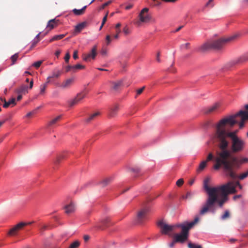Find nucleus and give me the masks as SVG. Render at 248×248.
Returning a JSON list of instances; mask_svg holds the SVG:
<instances>
[{"mask_svg":"<svg viewBox=\"0 0 248 248\" xmlns=\"http://www.w3.org/2000/svg\"><path fill=\"white\" fill-rule=\"evenodd\" d=\"M131 171L135 173H139L140 171V169L139 168H132Z\"/></svg>","mask_w":248,"mask_h":248,"instance_id":"obj_54","label":"nucleus"},{"mask_svg":"<svg viewBox=\"0 0 248 248\" xmlns=\"http://www.w3.org/2000/svg\"><path fill=\"white\" fill-rule=\"evenodd\" d=\"M111 3V1H108L107 2H105L104 3L101 7L100 9H103L104 8H105V7H106V6H107L110 3Z\"/></svg>","mask_w":248,"mask_h":248,"instance_id":"obj_50","label":"nucleus"},{"mask_svg":"<svg viewBox=\"0 0 248 248\" xmlns=\"http://www.w3.org/2000/svg\"><path fill=\"white\" fill-rule=\"evenodd\" d=\"M108 15V12L106 14V15L103 18L102 22V24L103 25H104V24L105 23V22H106V21L107 20Z\"/></svg>","mask_w":248,"mask_h":248,"instance_id":"obj_56","label":"nucleus"},{"mask_svg":"<svg viewBox=\"0 0 248 248\" xmlns=\"http://www.w3.org/2000/svg\"><path fill=\"white\" fill-rule=\"evenodd\" d=\"M188 235L184 233H176L174 235L175 242L183 243L187 240Z\"/></svg>","mask_w":248,"mask_h":248,"instance_id":"obj_14","label":"nucleus"},{"mask_svg":"<svg viewBox=\"0 0 248 248\" xmlns=\"http://www.w3.org/2000/svg\"><path fill=\"white\" fill-rule=\"evenodd\" d=\"M190 46V43H186L184 44H182L180 46V48L181 49H188L189 48Z\"/></svg>","mask_w":248,"mask_h":248,"instance_id":"obj_43","label":"nucleus"},{"mask_svg":"<svg viewBox=\"0 0 248 248\" xmlns=\"http://www.w3.org/2000/svg\"><path fill=\"white\" fill-rule=\"evenodd\" d=\"M149 8H144L140 13L139 15V20L137 21L136 24L138 26H140L142 23H147L151 19V16L148 13Z\"/></svg>","mask_w":248,"mask_h":248,"instance_id":"obj_7","label":"nucleus"},{"mask_svg":"<svg viewBox=\"0 0 248 248\" xmlns=\"http://www.w3.org/2000/svg\"><path fill=\"white\" fill-rule=\"evenodd\" d=\"M70 58V55L69 53H67L64 57V60L66 62L68 63L69 62V59Z\"/></svg>","mask_w":248,"mask_h":248,"instance_id":"obj_49","label":"nucleus"},{"mask_svg":"<svg viewBox=\"0 0 248 248\" xmlns=\"http://www.w3.org/2000/svg\"><path fill=\"white\" fill-rule=\"evenodd\" d=\"M4 103L3 107L5 108H8L10 105H12L13 106H15L16 104V99L14 98H12L10 100L7 102L5 100H4Z\"/></svg>","mask_w":248,"mask_h":248,"instance_id":"obj_27","label":"nucleus"},{"mask_svg":"<svg viewBox=\"0 0 248 248\" xmlns=\"http://www.w3.org/2000/svg\"><path fill=\"white\" fill-rule=\"evenodd\" d=\"M237 36V35H233L225 38H222L216 40H211L213 49L216 50L221 49L227 42L233 40Z\"/></svg>","mask_w":248,"mask_h":248,"instance_id":"obj_4","label":"nucleus"},{"mask_svg":"<svg viewBox=\"0 0 248 248\" xmlns=\"http://www.w3.org/2000/svg\"><path fill=\"white\" fill-rule=\"evenodd\" d=\"M63 157H64V156H63V155H60V156H59V157H58L57 159V161H56V163H58L60 162V160H61V159H62V158H63Z\"/></svg>","mask_w":248,"mask_h":248,"instance_id":"obj_62","label":"nucleus"},{"mask_svg":"<svg viewBox=\"0 0 248 248\" xmlns=\"http://www.w3.org/2000/svg\"><path fill=\"white\" fill-rule=\"evenodd\" d=\"M87 23L86 22H82L78 24L75 27V31L77 32H80L86 26Z\"/></svg>","mask_w":248,"mask_h":248,"instance_id":"obj_26","label":"nucleus"},{"mask_svg":"<svg viewBox=\"0 0 248 248\" xmlns=\"http://www.w3.org/2000/svg\"><path fill=\"white\" fill-rule=\"evenodd\" d=\"M99 115H100L99 112H98V111L96 112L93 113V114H91L88 118H87L85 120V121L87 123H89V122H91L92 121L94 120L95 119V118L96 117H97L98 116H99Z\"/></svg>","mask_w":248,"mask_h":248,"instance_id":"obj_29","label":"nucleus"},{"mask_svg":"<svg viewBox=\"0 0 248 248\" xmlns=\"http://www.w3.org/2000/svg\"><path fill=\"white\" fill-rule=\"evenodd\" d=\"M40 41L39 39H37V40H34L32 43V44L31 45V48H32V47H34L36 45V44L38 43V42Z\"/></svg>","mask_w":248,"mask_h":248,"instance_id":"obj_52","label":"nucleus"},{"mask_svg":"<svg viewBox=\"0 0 248 248\" xmlns=\"http://www.w3.org/2000/svg\"><path fill=\"white\" fill-rule=\"evenodd\" d=\"M96 48H97L96 46H94L93 47L90 53H89L87 54H84L83 58V60L85 61L88 62V61H90L91 59H94L97 55Z\"/></svg>","mask_w":248,"mask_h":248,"instance_id":"obj_12","label":"nucleus"},{"mask_svg":"<svg viewBox=\"0 0 248 248\" xmlns=\"http://www.w3.org/2000/svg\"><path fill=\"white\" fill-rule=\"evenodd\" d=\"M25 226H26V224L23 222L17 224L10 230L9 234L11 236L16 235L18 231L22 229Z\"/></svg>","mask_w":248,"mask_h":248,"instance_id":"obj_11","label":"nucleus"},{"mask_svg":"<svg viewBox=\"0 0 248 248\" xmlns=\"http://www.w3.org/2000/svg\"><path fill=\"white\" fill-rule=\"evenodd\" d=\"M199 221V217H196L194 220L191 222H185L182 223L176 224V228H181L182 229L181 233H184L188 236V232L190 229H191L196 223Z\"/></svg>","mask_w":248,"mask_h":248,"instance_id":"obj_6","label":"nucleus"},{"mask_svg":"<svg viewBox=\"0 0 248 248\" xmlns=\"http://www.w3.org/2000/svg\"><path fill=\"white\" fill-rule=\"evenodd\" d=\"M206 164H207V162L206 161H202L200 165H199V167L197 170V171H202V170L205 168V167L206 166Z\"/></svg>","mask_w":248,"mask_h":248,"instance_id":"obj_35","label":"nucleus"},{"mask_svg":"<svg viewBox=\"0 0 248 248\" xmlns=\"http://www.w3.org/2000/svg\"><path fill=\"white\" fill-rule=\"evenodd\" d=\"M74 81V78L67 79L62 83L60 87L63 89H68L72 85Z\"/></svg>","mask_w":248,"mask_h":248,"instance_id":"obj_17","label":"nucleus"},{"mask_svg":"<svg viewBox=\"0 0 248 248\" xmlns=\"http://www.w3.org/2000/svg\"><path fill=\"white\" fill-rule=\"evenodd\" d=\"M33 85V79H32L31 80L30 82V85H29V87H28L29 89H31L32 88Z\"/></svg>","mask_w":248,"mask_h":248,"instance_id":"obj_60","label":"nucleus"},{"mask_svg":"<svg viewBox=\"0 0 248 248\" xmlns=\"http://www.w3.org/2000/svg\"><path fill=\"white\" fill-rule=\"evenodd\" d=\"M83 238L85 242H87L90 239V236L89 235H85L84 236Z\"/></svg>","mask_w":248,"mask_h":248,"instance_id":"obj_61","label":"nucleus"},{"mask_svg":"<svg viewBox=\"0 0 248 248\" xmlns=\"http://www.w3.org/2000/svg\"><path fill=\"white\" fill-rule=\"evenodd\" d=\"M119 106L118 105H114L112 108H110L108 115L109 117H114L118 111L119 110Z\"/></svg>","mask_w":248,"mask_h":248,"instance_id":"obj_22","label":"nucleus"},{"mask_svg":"<svg viewBox=\"0 0 248 248\" xmlns=\"http://www.w3.org/2000/svg\"><path fill=\"white\" fill-rule=\"evenodd\" d=\"M61 72L60 71H58L56 72H53L51 76L47 77V79H49V80L51 81V79L52 78H58L61 75Z\"/></svg>","mask_w":248,"mask_h":248,"instance_id":"obj_33","label":"nucleus"},{"mask_svg":"<svg viewBox=\"0 0 248 248\" xmlns=\"http://www.w3.org/2000/svg\"><path fill=\"white\" fill-rule=\"evenodd\" d=\"M184 184V180L183 179H179L176 182V185L178 186H181L183 185Z\"/></svg>","mask_w":248,"mask_h":248,"instance_id":"obj_47","label":"nucleus"},{"mask_svg":"<svg viewBox=\"0 0 248 248\" xmlns=\"http://www.w3.org/2000/svg\"><path fill=\"white\" fill-rule=\"evenodd\" d=\"M231 185H232V183L228 182L224 185L219 186V189L217 190V192L216 193V201L212 205L208 207L206 210L207 211L204 213H202V208L200 211V215H204L206 214L214 206L216 202H217L220 207H222L224 203L228 201V195L229 194H233L236 192L234 187Z\"/></svg>","mask_w":248,"mask_h":248,"instance_id":"obj_2","label":"nucleus"},{"mask_svg":"<svg viewBox=\"0 0 248 248\" xmlns=\"http://www.w3.org/2000/svg\"><path fill=\"white\" fill-rule=\"evenodd\" d=\"M58 22L59 20H56L55 18L50 20L48 22L46 28H49V30H52L57 26Z\"/></svg>","mask_w":248,"mask_h":248,"instance_id":"obj_21","label":"nucleus"},{"mask_svg":"<svg viewBox=\"0 0 248 248\" xmlns=\"http://www.w3.org/2000/svg\"><path fill=\"white\" fill-rule=\"evenodd\" d=\"M229 182H231L232 183V186H233L234 188V189L236 191V187L237 186H238V187L241 189L242 188V185L240 184V183L239 182H234L233 181H229Z\"/></svg>","mask_w":248,"mask_h":248,"instance_id":"obj_36","label":"nucleus"},{"mask_svg":"<svg viewBox=\"0 0 248 248\" xmlns=\"http://www.w3.org/2000/svg\"><path fill=\"white\" fill-rule=\"evenodd\" d=\"M112 89L114 91H118L123 85V81L122 80H118L117 81L112 82Z\"/></svg>","mask_w":248,"mask_h":248,"instance_id":"obj_23","label":"nucleus"},{"mask_svg":"<svg viewBox=\"0 0 248 248\" xmlns=\"http://www.w3.org/2000/svg\"><path fill=\"white\" fill-rule=\"evenodd\" d=\"M73 68H74V72H75L76 71L77 69H84L85 66L80 64H78L75 65H73Z\"/></svg>","mask_w":248,"mask_h":248,"instance_id":"obj_39","label":"nucleus"},{"mask_svg":"<svg viewBox=\"0 0 248 248\" xmlns=\"http://www.w3.org/2000/svg\"><path fill=\"white\" fill-rule=\"evenodd\" d=\"M225 172H226V175L229 176L231 178V177L228 174L227 172H226L225 171ZM233 172L235 173L234 171H233ZM234 174L235 175H236L235 173H234ZM236 177L234 179L238 178L240 180H243L245 178H246L247 177H248V170L246 172H244V173H242L241 174H240L239 176H237V175H236ZM231 178H232V177H231ZM232 179H233V178H232Z\"/></svg>","mask_w":248,"mask_h":248,"instance_id":"obj_30","label":"nucleus"},{"mask_svg":"<svg viewBox=\"0 0 248 248\" xmlns=\"http://www.w3.org/2000/svg\"><path fill=\"white\" fill-rule=\"evenodd\" d=\"M237 122L234 119V116H230L221 120L216 126V137L219 141L218 147L221 151L217 153V156L215 158L216 162L214 169L218 170L222 167L224 170L232 178H235L236 176L233 172V168L239 167L237 158L232 156L229 151L227 150L229 142L226 140L230 137L232 141L234 139H239L237 136V130L229 132L227 126L232 127Z\"/></svg>","mask_w":248,"mask_h":248,"instance_id":"obj_1","label":"nucleus"},{"mask_svg":"<svg viewBox=\"0 0 248 248\" xmlns=\"http://www.w3.org/2000/svg\"><path fill=\"white\" fill-rule=\"evenodd\" d=\"M109 221V218H106L105 219H104V220H103L102 221V223L104 224V225H106L107 224L108 222Z\"/></svg>","mask_w":248,"mask_h":248,"instance_id":"obj_59","label":"nucleus"},{"mask_svg":"<svg viewBox=\"0 0 248 248\" xmlns=\"http://www.w3.org/2000/svg\"><path fill=\"white\" fill-rule=\"evenodd\" d=\"M150 211V208L148 206L141 209L137 213L136 219L137 223L139 224L143 223L147 219Z\"/></svg>","mask_w":248,"mask_h":248,"instance_id":"obj_9","label":"nucleus"},{"mask_svg":"<svg viewBox=\"0 0 248 248\" xmlns=\"http://www.w3.org/2000/svg\"><path fill=\"white\" fill-rule=\"evenodd\" d=\"M219 107V103H216L213 106L206 109L205 112L206 113H210L215 111Z\"/></svg>","mask_w":248,"mask_h":248,"instance_id":"obj_25","label":"nucleus"},{"mask_svg":"<svg viewBox=\"0 0 248 248\" xmlns=\"http://www.w3.org/2000/svg\"><path fill=\"white\" fill-rule=\"evenodd\" d=\"M230 216L229 212L228 211H226L223 215H222L221 218L222 219H225L228 218Z\"/></svg>","mask_w":248,"mask_h":248,"instance_id":"obj_45","label":"nucleus"},{"mask_svg":"<svg viewBox=\"0 0 248 248\" xmlns=\"http://www.w3.org/2000/svg\"><path fill=\"white\" fill-rule=\"evenodd\" d=\"M194 195V193L191 191L187 192L186 195H183L182 198L183 199H191Z\"/></svg>","mask_w":248,"mask_h":248,"instance_id":"obj_34","label":"nucleus"},{"mask_svg":"<svg viewBox=\"0 0 248 248\" xmlns=\"http://www.w3.org/2000/svg\"><path fill=\"white\" fill-rule=\"evenodd\" d=\"M111 181V179L110 178H108L100 182V185L102 187H105L108 185Z\"/></svg>","mask_w":248,"mask_h":248,"instance_id":"obj_31","label":"nucleus"},{"mask_svg":"<svg viewBox=\"0 0 248 248\" xmlns=\"http://www.w3.org/2000/svg\"><path fill=\"white\" fill-rule=\"evenodd\" d=\"M65 36L64 34L56 35L54 36L49 41V42H52L56 40H59L62 39Z\"/></svg>","mask_w":248,"mask_h":248,"instance_id":"obj_32","label":"nucleus"},{"mask_svg":"<svg viewBox=\"0 0 248 248\" xmlns=\"http://www.w3.org/2000/svg\"><path fill=\"white\" fill-rule=\"evenodd\" d=\"M111 41V38L109 35H107L106 37V43L107 46L109 45Z\"/></svg>","mask_w":248,"mask_h":248,"instance_id":"obj_44","label":"nucleus"},{"mask_svg":"<svg viewBox=\"0 0 248 248\" xmlns=\"http://www.w3.org/2000/svg\"><path fill=\"white\" fill-rule=\"evenodd\" d=\"M213 154L211 153H209L207 157V160H206V162L207 161L211 160L213 159Z\"/></svg>","mask_w":248,"mask_h":248,"instance_id":"obj_51","label":"nucleus"},{"mask_svg":"<svg viewBox=\"0 0 248 248\" xmlns=\"http://www.w3.org/2000/svg\"><path fill=\"white\" fill-rule=\"evenodd\" d=\"M158 226L160 228V232L163 234H169L176 229V224L170 225L162 220L157 222Z\"/></svg>","mask_w":248,"mask_h":248,"instance_id":"obj_8","label":"nucleus"},{"mask_svg":"<svg viewBox=\"0 0 248 248\" xmlns=\"http://www.w3.org/2000/svg\"><path fill=\"white\" fill-rule=\"evenodd\" d=\"M214 6V0H209V1L205 4V8H212Z\"/></svg>","mask_w":248,"mask_h":248,"instance_id":"obj_37","label":"nucleus"},{"mask_svg":"<svg viewBox=\"0 0 248 248\" xmlns=\"http://www.w3.org/2000/svg\"><path fill=\"white\" fill-rule=\"evenodd\" d=\"M87 8V6H84L82 9L78 10L77 9H74L73 10V13L77 16L82 15L84 14V11Z\"/></svg>","mask_w":248,"mask_h":248,"instance_id":"obj_28","label":"nucleus"},{"mask_svg":"<svg viewBox=\"0 0 248 248\" xmlns=\"http://www.w3.org/2000/svg\"><path fill=\"white\" fill-rule=\"evenodd\" d=\"M123 31L125 34H128L130 33L129 30L127 27L124 28Z\"/></svg>","mask_w":248,"mask_h":248,"instance_id":"obj_55","label":"nucleus"},{"mask_svg":"<svg viewBox=\"0 0 248 248\" xmlns=\"http://www.w3.org/2000/svg\"><path fill=\"white\" fill-rule=\"evenodd\" d=\"M86 96V93L84 92L78 93L76 96L72 99L68 101V105L70 107H73L78 104Z\"/></svg>","mask_w":248,"mask_h":248,"instance_id":"obj_10","label":"nucleus"},{"mask_svg":"<svg viewBox=\"0 0 248 248\" xmlns=\"http://www.w3.org/2000/svg\"><path fill=\"white\" fill-rule=\"evenodd\" d=\"M80 245L79 242L76 241L72 243L69 246V248H78Z\"/></svg>","mask_w":248,"mask_h":248,"instance_id":"obj_40","label":"nucleus"},{"mask_svg":"<svg viewBox=\"0 0 248 248\" xmlns=\"http://www.w3.org/2000/svg\"><path fill=\"white\" fill-rule=\"evenodd\" d=\"M188 248H202V246L196 245L191 242H189L188 243Z\"/></svg>","mask_w":248,"mask_h":248,"instance_id":"obj_38","label":"nucleus"},{"mask_svg":"<svg viewBox=\"0 0 248 248\" xmlns=\"http://www.w3.org/2000/svg\"><path fill=\"white\" fill-rule=\"evenodd\" d=\"M244 123H245V121H243V120H241V122L239 123L240 128H242L244 126Z\"/></svg>","mask_w":248,"mask_h":248,"instance_id":"obj_63","label":"nucleus"},{"mask_svg":"<svg viewBox=\"0 0 248 248\" xmlns=\"http://www.w3.org/2000/svg\"><path fill=\"white\" fill-rule=\"evenodd\" d=\"M42 62H43L42 61H39L36 62L32 64V66L35 67L36 68H38L40 66V65H41Z\"/></svg>","mask_w":248,"mask_h":248,"instance_id":"obj_42","label":"nucleus"},{"mask_svg":"<svg viewBox=\"0 0 248 248\" xmlns=\"http://www.w3.org/2000/svg\"><path fill=\"white\" fill-rule=\"evenodd\" d=\"M62 118V115H59L56 117L52 119L48 123V126L54 127H55L57 123L60 121Z\"/></svg>","mask_w":248,"mask_h":248,"instance_id":"obj_20","label":"nucleus"},{"mask_svg":"<svg viewBox=\"0 0 248 248\" xmlns=\"http://www.w3.org/2000/svg\"><path fill=\"white\" fill-rule=\"evenodd\" d=\"M121 30L120 29H117L116 31V34L114 35V38L115 39H118L119 38V34L120 33Z\"/></svg>","mask_w":248,"mask_h":248,"instance_id":"obj_53","label":"nucleus"},{"mask_svg":"<svg viewBox=\"0 0 248 248\" xmlns=\"http://www.w3.org/2000/svg\"><path fill=\"white\" fill-rule=\"evenodd\" d=\"M246 146V142L241 139H234L232 141L231 150L234 153L242 152Z\"/></svg>","mask_w":248,"mask_h":248,"instance_id":"obj_5","label":"nucleus"},{"mask_svg":"<svg viewBox=\"0 0 248 248\" xmlns=\"http://www.w3.org/2000/svg\"><path fill=\"white\" fill-rule=\"evenodd\" d=\"M248 61V53L242 55L239 58L233 60L232 62V65L241 64Z\"/></svg>","mask_w":248,"mask_h":248,"instance_id":"obj_15","label":"nucleus"},{"mask_svg":"<svg viewBox=\"0 0 248 248\" xmlns=\"http://www.w3.org/2000/svg\"><path fill=\"white\" fill-rule=\"evenodd\" d=\"M46 228H47V226L45 225H43L41 226L40 230H41V231H43L46 229Z\"/></svg>","mask_w":248,"mask_h":248,"instance_id":"obj_64","label":"nucleus"},{"mask_svg":"<svg viewBox=\"0 0 248 248\" xmlns=\"http://www.w3.org/2000/svg\"><path fill=\"white\" fill-rule=\"evenodd\" d=\"M211 42V40L208 41L202 46H201L199 48V51L201 52H205L211 49H213V46Z\"/></svg>","mask_w":248,"mask_h":248,"instance_id":"obj_13","label":"nucleus"},{"mask_svg":"<svg viewBox=\"0 0 248 248\" xmlns=\"http://www.w3.org/2000/svg\"><path fill=\"white\" fill-rule=\"evenodd\" d=\"M145 86H143V87H142L141 88L139 89H138V90H137V95H136V97L138 95H139L140 94L143 92V91H144V90L145 89Z\"/></svg>","mask_w":248,"mask_h":248,"instance_id":"obj_46","label":"nucleus"},{"mask_svg":"<svg viewBox=\"0 0 248 248\" xmlns=\"http://www.w3.org/2000/svg\"><path fill=\"white\" fill-rule=\"evenodd\" d=\"M65 71L66 72H68L70 71H72L74 72V68L73 66L72 65H68L65 67Z\"/></svg>","mask_w":248,"mask_h":248,"instance_id":"obj_48","label":"nucleus"},{"mask_svg":"<svg viewBox=\"0 0 248 248\" xmlns=\"http://www.w3.org/2000/svg\"><path fill=\"white\" fill-rule=\"evenodd\" d=\"M233 116L234 117V119L237 116H241V120L243 121H245L248 120V111L247 110H240Z\"/></svg>","mask_w":248,"mask_h":248,"instance_id":"obj_16","label":"nucleus"},{"mask_svg":"<svg viewBox=\"0 0 248 248\" xmlns=\"http://www.w3.org/2000/svg\"><path fill=\"white\" fill-rule=\"evenodd\" d=\"M65 212L67 214H71L74 212L75 210V206L74 204L71 202L70 204L66 205L64 207Z\"/></svg>","mask_w":248,"mask_h":248,"instance_id":"obj_18","label":"nucleus"},{"mask_svg":"<svg viewBox=\"0 0 248 248\" xmlns=\"http://www.w3.org/2000/svg\"><path fill=\"white\" fill-rule=\"evenodd\" d=\"M160 51H158L157 53V55H156V61L158 62H161V60H160Z\"/></svg>","mask_w":248,"mask_h":248,"instance_id":"obj_58","label":"nucleus"},{"mask_svg":"<svg viewBox=\"0 0 248 248\" xmlns=\"http://www.w3.org/2000/svg\"><path fill=\"white\" fill-rule=\"evenodd\" d=\"M50 82L49 79H46V81L41 84L40 86V94L43 95L45 93V90L47 87L49 83Z\"/></svg>","mask_w":248,"mask_h":248,"instance_id":"obj_24","label":"nucleus"},{"mask_svg":"<svg viewBox=\"0 0 248 248\" xmlns=\"http://www.w3.org/2000/svg\"><path fill=\"white\" fill-rule=\"evenodd\" d=\"M209 183V178H206L203 181V187L207 192L208 197L205 203L202 207V213L207 211V207L212 205L216 201V193L219 189V186L210 187L208 186Z\"/></svg>","mask_w":248,"mask_h":248,"instance_id":"obj_3","label":"nucleus"},{"mask_svg":"<svg viewBox=\"0 0 248 248\" xmlns=\"http://www.w3.org/2000/svg\"><path fill=\"white\" fill-rule=\"evenodd\" d=\"M29 88L27 86L22 85L16 90V92L18 94H25L28 93Z\"/></svg>","mask_w":248,"mask_h":248,"instance_id":"obj_19","label":"nucleus"},{"mask_svg":"<svg viewBox=\"0 0 248 248\" xmlns=\"http://www.w3.org/2000/svg\"><path fill=\"white\" fill-rule=\"evenodd\" d=\"M78 52L77 50H75L74 52V54H73V58L75 59V60H76L78 58Z\"/></svg>","mask_w":248,"mask_h":248,"instance_id":"obj_57","label":"nucleus"},{"mask_svg":"<svg viewBox=\"0 0 248 248\" xmlns=\"http://www.w3.org/2000/svg\"><path fill=\"white\" fill-rule=\"evenodd\" d=\"M18 57V54L16 53L14 55L12 56L11 57V60L12 62V64H15L16 62V61L17 58Z\"/></svg>","mask_w":248,"mask_h":248,"instance_id":"obj_41","label":"nucleus"}]
</instances>
